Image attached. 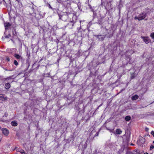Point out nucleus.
<instances>
[{
	"label": "nucleus",
	"instance_id": "obj_26",
	"mask_svg": "<svg viewBox=\"0 0 154 154\" xmlns=\"http://www.w3.org/2000/svg\"><path fill=\"white\" fill-rule=\"evenodd\" d=\"M150 36L152 38H154V32L152 33L151 34Z\"/></svg>",
	"mask_w": 154,
	"mask_h": 154
},
{
	"label": "nucleus",
	"instance_id": "obj_2",
	"mask_svg": "<svg viewBox=\"0 0 154 154\" xmlns=\"http://www.w3.org/2000/svg\"><path fill=\"white\" fill-rule=\"evenodd\" d=\"M69 14H70V13H66L62 15L58 14L59 19H61L63 21H66L68 18L69 17Z\"/></svg>",
	"mask_w": 154,
	"mask_h": 154
},
{
	"label": "nucleus",
	"instance_id": "obj_20",
	"mask_svg": "<svg viewBox=\"0 0 154 154\" xmlns=\"http://www.w3.org/2000/svg\"><path fill=\"white\" fill-rule=\"evenodd\" d=\"M131 119V117L129 116H127L125 118V119L127 121H129Z\"/></svg>",
	"mask_w": 154,
	"mask_h": 154
},
{
	"label": "nucleus",
	"instance_id": "obj_44",
	"mask_svg": "<svg viewBox=\"0 0 154 154\" xmlns=\"http://www.w3.org/2000/svg\"><path fill=\"white\" fill-rule=\"evenodd\" d=\"M7 114V113H5V116H6L8 115V114Z\"/></svg>",
	"mask_w": 154,
	"mask_h": 154
},
{
	"label": "nucleus",
	"instance_id": "obj_41",
	"mask_svg": "<svg viewBox=\"0 0 154 154\" xmlns=\"http://www.w3.org/2000/svg\"><path fill=\"white\" fill-rule=\"evenodd\" d=\"M8 79H11V76H10V77H8Z\"/></svg>",
	"mask_w": 154,
	"mask_h": 154
},
{
	"label": "nucleus",
	"instance_id": "obj_13",
	"mask_svg": "<svg viewBox=\"0 0 154 154\" xmlns=\"http://www.w3.org/2000/svg\"><path fill=\"white\" fill-rule=\"evenodd\" d=\"M11 26V24L9 23H5V30H8V27L10 26Z\"/></svg>",
	"mask_w": 154,
	"mask_h": 154
},
{
	"label": "nucleus",
	"instance_id": "obj_8",
	"mask_svg": "<svg viewBox=\"0 0 154 154\" xmlns=\"http://www.w3.org/2000/svg\"><path fill=\"white\" fill-rule=\"evenodd\" d=\"M141 38H143V41L146 44L149 43L150 42V40L148 37H144L141 36Z\"/></svg>",
	"mask_w": 154,
	"mask_h": 154
},
{
	"label": "nucleus",
	"instance_id": "obj_22",
	"mask_svg": "<svg viewBox=\"0 0 154 154\" xmlns=\"http://www.w3.org/2000/svg\"><path fill=\"white\" fill-rule=\"evenodd\" d=\"M14 63L16 66H17L18 65V62L16 60H14Z\"/></svg>",
	"mask_w": 154,
	"mask_h": 154
},
{
	"label": "nucleus",
	"instance_id": "obj_31",
	"mask_svg": "<svg viewBox=\"0 0 154 154\" xmlns=\"http://www.w3.org/2000/svg\"><path fill=\"white\" fill-rule=\"evenodd\" d=\"M48 6L49 8L52 9H53V8L51 6L50 4H48Z\"/></svg>",
	"mask_w": 154,
	"mask_h": 154
},
{
	"label": "nucleus",
	"instance_id": "obj_42",
	"mask_svg": "<svg viewBox=\"0 0 154 154\" xmlns=\"http://www.w3.org/2000/svg\"><path fill=\"white\" fill-rule=\"evenodd\" d=\"M16 135L17 136H19V133H17L16 134Z\"/></svg>",
	"mask_w": 154,
	"mask_h": 154
},
{
	"label": "nucleus",
	"instance_id": "obj_38",
	"mask_svg": "<svg viewBox=\"0 0 154 154\" xmlns=\"http://www.w3.org/2000/svg\"><path fill=\"white\" fill-rule=\"evenodd\" d=\"M125 90V89H122L119 92V93H121L123 90Z\"/></svg>",
	"mask_w": 154,
	"mask_h": 154
},
{
	"label": "nucleus",
	"instance_id": "obj_40",
	"mask_svg": "<svg viewBox=\"0 0 154 154\" xmlns=\"http://www.w3.org/2000/svg\"><path fill=\"white\" fill-rule=\"evenodd\" d=\"M148 130H149L148 128H146V131H148Z\"/></svg>",
	"mask_w": 154,
	"mask_h": 154
},
{
	"label": "nucleus",
	"instance_id": "obj_27",
	"mask_svg": "<svg viewBox=\"0 0 154 154\" xmlns=\"http://www.w3.org/2000/svg\"><path fill=\"white\" fill-rule=\"evenodd\" d=\"M8 2H9V5H8V6H9L10 7V8H11V7H12V5L11 4V2L10 1V0H9Z\"/></svg>",
	"mask_w": 154,
	"mask_h": 154
},
{
	"label": "nucleus",
	"instance_id": "obj_21",
	"mask_svg": "<svg viewBox=\"0 0 154 154\" xmlns=\"http://www.w3.org/2000/svg\"><path fill=\"white\" fill-rule=\"evenodd\" d=\"M135 75L134 73H133L131 74V79H134L135 77Z\"/></svg>",
	"mask_w": 154,
	"mask_h": 154
},
{
	"label": "nucleus",
	"instance_id": "obj_35",
	"mask_svg": "<svg viewBox=\"0 0 154 154\" xmlns=\"http://www.w3.org/2000/svg\"><path fill=\"white\" fill-rule=\"evenodd\" d=\"M45 75V77H49V76L50 75V74L49 73H48Z\"/></svg>",
	"mask_w": 154,
	"mask_h": 154
},
{
	"label": "nucleus",
	"instance_id": "obj_10",
	"mask_svg": "<svg viewBox=\"0 0 154 154\" xmlns=\"http://www.w3.org/2000/svg\"><path fill=\"white\" fill-rule=\"evenodd\" d=\"M11 87V85L9 83H5V88L6 90L9 89Z\"/></svg>",
	"mask_w": 154,
	"mask_h": 154
},
{
	"label": "nucleus",
	"instance_id": "obj_46",
	"mask_svg": "<svg viewBox=\"0 0 154 154\" xmlns=\"http://www.w3.org/2000/svg\"><path fill=\"white\" fill-rule=\"evenodd\" d=\"M122 76V75H121L119 77V79H120Z\"/></svg>",
	"mask_w": 154,
	"mask_h": 154
},
{
	"label": "nucleus",
	"instance_id": "obj_15",
	"mask_svg": "<svg viewBox=\"0 0 154 154\" xmlns=\"http://www.w3.org/2000/svg\"><path fill=\"white\" fill-rule=\"evenodd\" d=\"M113 34H114V31H112V32L110 34H109V33H108V34H107V35H106V36L107 37V38H110L112 37V36H113Z\"/></svg>",
	"mask_w": 154,
	"mask_h": 154
},
{
	"label": "nucleus",
	"instance_id": "obj_49",
	"mask_svg": "<svg viewBox=\"0 0 154 154\" xmlns=\"http://www.w3.org/2000/svg\"><path fill=\"white\" fill-rule=\"evenodd\" d=\"M5 3L6 4V2H5Z\"/></svg>",
	"mask_w": 154,
	"mask_h": 154
},
{
	"label": "nucleus",
	"instance_id": "obj_6",
	"mask_svg": "<svg viewBox=\"0 0 154 154\" xmlns=\"http://www.w3.org/2000/svg\"><path fill=\"white\" fill-rule=\"evenodd\" d=\"M2 133L5 136H7L9 134V131L6 128H2Z\"/></svg>",
	"mask_w": 154,
	"mask_h": 154
},
{
	"label": "nucleus",
	"instance_id": "obj_17",
	"mask_svg": "<svg viewBox=\"0 0 154 154\" xmlns=\"http://www.w3.org/2000/svg\"><path fill=\"white\" fill-rule=\"evenodd\" d=\"M11 125L14 126H16L17 125V123L16 121H12L11 122Z\"/></svg>",
	"mask_w": 154,
	"mask_h": 154
},
{
	"label": "nucleus",
	"instance_id": "obj_24",
	"mask_svg": "<svg viewBox=\"0 0 154 154\" xmlns=\"http://www.w3.org/2000/svg\"><path fill=\"white\" fill-rule=\"evenodd\" d=\"M88 5L89 6V8L91 9V11H94V10L92 8V7L91 6V5H90V4H88Z\"/></svg>",
	"mask_w": 154,
	"mask_h": 154
},
{
	"label": "nucleus",
	"instance_id": "obj_45",
	"mask_svg": "<svg viewBox=\"0 0 154 154\" xmlns=\"http://www.w3.org/2000/svg\"><path fill=\"white\" fill-rule=\"evenodd\" d=\"M143 154H149L147 152H145V153H144Z\"/></svg>",
	"mask_w": 154,
	"mask_h": 154
},
{
	"label": "nucleus",
	"instance_id": "obj_12",
	"mask_svg": "<svg viewBox=\"0 0 154 154\" xmlns=\"http://www.w3.org/2000/svg\"><path fill=\"white\" fill-rule=\"evenodd\" d=\"M102 20L103 19L102 17H100L98 19V20H97V23L100 25H102L103 24L102 23Z\"/></svg>",
	"mask_w": 154,
	"mask_h": 154
},
{
	"label": "nucleus",
	"instance_id": "obj_48",
	"mask_svg": "<svg viewBox=\"0 0 154 154\" xmlns=\"http://www.w3.org/2000/svg\"><path fill=\"white\" fill-rule=\"evenodd\" d=\"M1 127H0V130L1 129Z\"/></svg>",
	"mask_w": 154,
	"mask_h": 154
},
{
	"label": "nucleus",
	"instance_id": "obj_23",
	"mask_svg": "<svg viewBox=\"0 0 154 154\" xmlns=\"http://www.w3.org/2000/svg\"><path fill=\"white\" fill-rule=\"evenodd\" d=\"M114 146V144L111 143L109 144V146L110 148H112Z\"/></svg>",
	"mask_w": 154,
	"mask_h": 154
},
{
	"label": "nucleus",
	"instance_id": "obj_9",
	"mask_svg": "<svg viewBox=\"0 0 154 154\" xmlns=\"http://www.w3.org/2000/svg\"><path fill=\"white\" fill-rule=\"evenodd\" d=\"M14 57L17 59L18 60V61L20 60H22L23 59V57L22 56L17 54H14Z\"/></svg>",
	"mask_w": 154,
	"mask_h": 154
},
{
	"label": "nucleus",
	"instance_id": "obj_3",
	"mask_svg": "<svg viewBox=\"0 0 154 154\" xmlns=\"http://www.w3.org/2000/svg\"><path fill=\"white\" fill-rule=\"evenodd\" d=\"M139 140L137 141L138 144L141 146H143L145 142V139L141 136L139 137Z\"/></svg>",
	"mask_w": 154,
	"mask_h": 154
},
{
	"label": "nucleus",
	"instance_id": "obj_29",
	"mask_svg": "<svg viewBox=\"0 0 154 154\" xmlns=\"http://www.w3.org/2000/svg\"><path fill=\"white\" fill-rule=\"evenodd\" d=\"M3 69L5 70H6V71H12L13 70H11V69H7L6 68H4L3 67H2Z\"/></svg>",
	"mask_w": 154,
	"mask_h": 154
},
{
	"label": "nucleus",
	"instance_id": "obj_16",
	"mask_svg": "<svg viewBox=\"0 0 154 154\" xmlns=\"http://www.w3.org/2000/svg\"><path fill=\"white\" fill-rule=\"evenodd\" d=\"M122 132V131L120 129H117L116 131V133L118 134H121Z\"/></svg>",
	"mask_w": 154,
	"mask_h": 154
},
{
	"label": "nucleus",
	"instance_id": "obj_34",
	"mask_svg": "<svg viewBox=\"0 0 154 154\" xmlns=\"http://www.w3.org/2000/svg\"><path fill=\"white\" fill-rule=\"evenodd\" d=\"M6 60L8 61H10V58L8 57H7L6 58Z\"/></svg>",
	"mask_w": 154,
	"mask_h": 154
},
{
	"label": "nucleus",
	"instance_id": "obj_14",
	"mask_svg": "<svg viewBox=\"0 0 154 154\" xmlns=\"http://www.w3.org/2000/svg\"><path fill=\"white\" fill-rule=\"evenodd\" d=\"M139 98V96L137 94L131 97V99L133 100H135L138 99Z\"/></svg>",
	"mask_w": 154,
	"mask_h": 154
},
{
	"label": "nucleus",
	"instance_id": "obj_30",
	"mask_svg": "<svg viewBox=\"0 0 154 154\" xmlns=\"http://www.w3.org/2000/svg\"><path fill=\"white\" fill-rule=\"evenodd\" d=\"M10 36H11V35L10 34H9L8 35H6L5 36V37L6 38H9L10 37Z\"/></svg>",
	"mask_w": 154,
	"mask_h": 154
},
{
	"label": "nucleus",
	"instance_id": "obj_18",
	"mask_svg": "<svg viewBox=\"0 0 154 154\" xmlns=\"http://www.w3.org/2000/svg\"><path fill=\"white\" fill-rule=\"evenodd\" d=\"M13 35L14 36H16L17 35V33L16 31V29H13L12 31Z\"/></svg>",
	"mask_w": 154,
	"mask_h": 154
},
{
	"label": "nucleus",
	"instance_id": "obj_33",
	"mask_svg": "<svg viewBox=\"0 0 154 154\" xmlns=\"http://www.w3.org/2000/svg\"><path fill=\"white\" fill-rule=\"evenodd\" d=\"M151 134L154 137V131H152L151 132Z\"/></svg>",
	"mask_w": 154,
	"mask_h": 154
},
{
	"label": "nucleus",
	"instance_id": "obj_28",
	"mask_svg": "<svg viewBox=\"0 0 154 154\" xmlns=\"http://www.w3.org/2000/svg\"><path fill=\"white\" fill-rule=\"evenodd\" d=\"M17 152H20L21 153L23 151V150L21 149H18L17 150Z\"/></svg>",
	"mask_w": 154,
	"mask_h": 154
},
{
	"label": "nucleus",
	"instance_id": "obj_19",
	"mask_svg": "<svg viewBox=\"0 0 154 154\" xmlns=\"http://www.w3.org/2000/svg\"><path fill=\"white\" fill-rule=\"evenodd\" d=\"M84 32H86V34H87L88 35L89 33V30L88 29V28L87 29H85L84 30Z\"/></svg>",
	"mask_w": 154,
	"mask_h": 154
},
{
	"label": "nucleus",
	"instance_id": "obj_11",
	"mask_svg": "<svg viewBox=\"0 0 154 154\" xmlns=\"http://www.w3.org/2000/svg\"><path fill=\"white\" fill-rule=\"evenodd\" d=\"M74 24L75 23H73V22L72 23V22L70 21L68 23V24H67V26L69 28L72 29V27H73V26H74Z\"/></svg>",
	"mask_w": 154,
	"mask_h": 154
},
{
	"label": "nucleus",
	"instance_id": "obj_1",
	"mask_svg": "<svg viewBox=\"0 0 154 154\" xmlns=\"http://www.w3.org/2000/svg\"><path fill=\"white\" fill-rule=\"evenodd\" d=\"M147 16V13L146 12H142L139 14L138 16H135L134 19L135 20H138L139 21H140L143 20H147V19L145 18Z\"/></svg>",
	"mask_w": 154,
	"mask_h": 154
},
{
	"label": "nucleus",
	"instance_id": "obj_5",
	"mask_svg": "<svg viewBox=\"0 0 154 154\" xmlns=\"http://www.w3.org/2000/svg\"><path fill=\"white\" fill-rule=\"evenodd\" d=\"M98 39L99 41H103L105 38L106 37V35H94Z\"/></svg>",
	"mask_w": 154,
	"mask_h": 154
},
{
	"label": "nucleus",
	"instance_id": "obj_36",
	"mask_svg": "<svg viewBox=\"0 0 154 154\" xmlns=\"http://www.w3.org/2000/svg\"><path fill=\"white\" fill-rule=\"evenodd\" d=\"M21 153V154H26V153L24 150H23V151Z\"/></svg>",
	"mask_w": 154,
	"mask_h": 154
},
{
	"label": "nucleus",
	"instance_id": "obj_25",
	"mask_svg": "<svg viewBox=\"0 0 154 154\" xmlns=\"http://www.w3.org/2000/svg\"><path fill=\"white\" fill-rule=\"evenodd\" d=\"M93 12V18H94L96 16V12L94 11H92Z\"/></svg>",
	"mask_w": 154,
	"mask_h": 154
},
{
	"label": "nucleus",
	"instance_id": "obj_7",
	"mask_svg": "<svg viewBox=\"0 0 154 154\" xmlns=\"http://www.w3.org/2000/svg\"><path fill=\"white\" fill-rule=\"evenodd\" d=\"M3 94H0V102L1 101H6L8 99L7 97H4Z\"/></svg>",
	"mask_w": 154,
	"mask_h": 154
},
{
	"label": "nucleus",
	"instance_id": "obj_39",
	"mask_svg": "<svg viewBox=\"0 0 154 154\" xmlns=\"http://www.w3.org/2000/svg\"><path fill=\"white\" fill-rule=\"evenodd\" d=\"M16 1H17L18 3L20 2V0H16Z\"/></svg>",
	"mask_w": 154,
	"mask_h": 154
},
{
	"label": "nucleus",
	"instance_id": "obj_43",
	"mask_svg": "<svg viewBox=\"0 0 154 154\" xmlns=\"http://www.w3.org/2000/svg\"><path fill=\"white\" fill-rule=\"evenodd\" d=\"M0 136H1L0 134ZM0 141H1V139H2V137H1V136H0Z\"/></svg>",
	"mask_w": 154,
	"mask_h": 154
},
{
	"label": "nucleus",
	"instance_id": "obj_4",
	"mask_svg": "<svg viewBox=\"0 0 154 154\" xmlns=\"http://www.w3.org/2000/svg\"><path fill=\"white\" fill-rule=\"evenodd\" d=\"M69 17H72V20L70 21V22H73L75 23L76 21L77 17L75 15H74L73 14L71 13L69 14Z\"/></svg>",
	"mask_w": 154,
	"mask_h": 154
},
{
	"label": "nucleus",
	"instance_id": "obj_32",
	"mask_svg": "<svg viewBox=\"0 0 154 154\" xmlns=\"http://www.w3.org/2000/svg\"><path fill=\"white\" fill-rule=\"evenodd\" d=\"M154 146L153 145H152L150 147V149L152 150L154 148Z\"/></svg>",
	"mask_w": 154,
	"mask_h": 154
},
{
	"label": "nucleus",
	"instance_id": "obj_37",
	"mask_svg": "<svg viewBox=\"0 0 154 154\" xmlns=\"http://www.w3.org/2000/svg\"><path fill=\"white\" fill-rule=\"evenodd\" d=\"M8 77L6 78H5L4 79V81H6V80H8Z\"/></svg>",
	"mask_w": 154,
	"mask_h": 154
},
{
	"label": "nucleus",
	"instance_id": "obj_47",
	"mask_svg": "<svg viewBox=\"0 0 154 154\" xmlns=\"http://www.w3.org/2000/svg\"><path fill=\"white\" fill-rule=\"evenodd\" d=\"M153 143H154V140L153 141Z\"/></svg>",
	"mask_w": 154,
	"mask_h": 154
}]
</instances>
